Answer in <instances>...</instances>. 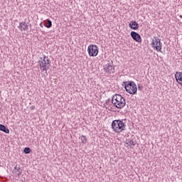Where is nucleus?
<instances>
[{"label":"nucleus","instance_id":"nucleus-1","mask_svg":"<svg viewBox=\"0 0 182 182\" xmlns=\"http://www.w3.org/2000/svg\"><path fill=\"white\" fill-rule=\"evenodd\" d=\"M112 103L117 109H123L126 106V100L120 94H115L112 96Z\"/></svg>","mask_w":182,"mask_h":182},{"label":"nucleus","instance_id":"nucleus-2","mask_svg":"<svg viewBox=\"0 0 182 182\" xmlns=\"http://www.w3.org/2000/svg\"><path fill=\"white\" fill-rule=\"evenodd\" d=\"M124 85V89L129 95H136L137 93V85L134 81H127L123 82Z\"/></svg>","mask_w":182,"mask_h":182},{"label":"nucleus","instance_id":"nucleus-3","mask_svg":"<svg viewBox=\"0 0 182 182\" xmlns=\"http://www.w3.org/2000/svg\"><path fill=\"white\" fill-rule=\"evenodd\" d=\"M125 128L124 122L120 119H115L112 123V129L115 133H122Z\"/></svg>","mask_w":182,"mask_h":182},{"label":"nucleus","instance_id":"nucleus-4","mask_svg":"<svg viewBox=\"0 0 182 182\" xmlns=\"http://www.w3.org/2000/svg\"><path fill=\"white\" fill-rule=\"evenodd\" d=\"M151 45L154 49H156L157 52L161 50L163 44L161 43V40L159 39V37L154 36L152 38Z\"/></svg>","mask_w":182,"mask_h":182},{"label":"nucleus","instance_id":"nucleus-5","mask_svg":"<svg viewBox=\"0 0 182 182\" xmlns=\"http://www.w3.org/2000/svg\"><path fill=\"white\" fill-rule=\"evenodd\" d=\"M87 52L90 56H97V53H99V47L96 45H90L87 48Z\"/></svg>","mask_w":182,"mask_h":182},{"label":"nucleus","instance_id":"nucleus-6","mask_svg":"<svg viewBox=\"0 0 182 182\" xmlns=\"http://www.w3.org/2000/svg\"><path fill=\"white\" fill-rule=\"evenodd\" d=\"M104 70L107 73H109V75H113L114 74V66H113L110 63H107L105 65H104Z\"/></svg>","mask_w":182,"mask_h":182},{"label":"nucleus","instance_id":"nucleus-7","mask_svg":"<svg viewBox=\"0 0 182 182\" xmlns=\"http://www.w3.org/2000/svg\"><path fill=\"white\" fill-rule=\"evenodd\" d=\"M40 67L48 66V65H50V60L48 58V57L44 56L43 59L40 58V60L38 62Z\"/></svg>","mask_w":182,"mask_h":182},{"label":"nucleus","instance_id":"nucleus-8","mask_svg":"<svg viewBox=\"0 0 182 182\" xmlns=\"http://www.w3.org/2000/svg\"><path fill=\"white\" fill-rule=\"evenodd\" d=\"M131 37L135 42H138V43H141V36H140V34L135 31L131 32Z\"/></svg>","mask_w":182,"mask_h":182},{"label":"nucleus","instance_id":"nucleus-9","mask_svg":"<svg viewBox=\"0 0 182 182\" xmlns=\"http://www.w3.org/2000/svg\"><path fill=\"white\" fill-rule=\"evenodd\" d=\"M13 174L14 176H16V177H19V176L22 174V169H21V166H15L14 169L13 170Z\"/></svg>","mask_w":182,"mask_h":182},{"label":"nucleus","instance_id":"nucleus-10","mask_svg":"<svg viewBox=\"0 0 182 182\" xmlns=\"http://www.w3.org/2000/svg\"><path fill=\"white\" fill-rule=\"evenodd\" d=\"M175 77H176V82H178L179 85H182V73L176 72L175 74Z\"/></svg>","mask_w":182,"mask_h":182},{"label":"nucleus","instance_id":"nucleus-11","mask_svg":"<svg viewBox=\"0 0 182 182\" xmlns=\"http://www.w3.org/2000/svg\"><path fill=\"white\" fill-rule=\"evenodd\" d=\"M129 28L134 31H136V29H139V23L136 21H131L129 23Z\"/></svg>","mask_w":182,"mask_h":182},{"label":"nucleus","instance_id":"nucleus-12","mask_svg":"<svg viewBox=\"0 0 182 182\" xmlns=\"http://www.w3.org/2000/svg\"><path fill=\"white\" fill-rule=\"evenodd\" d=\"M18 28L21 32L28 31V25L26 22H21L19 23Z\"/></svg>","mask_w":182,"mask_h":182},{"label":"nucleus","instance_id":"nucleus-13","mask_svg":"<svg viewBox=\"0 0 182 182\" xmlns=\"http://www.w3.org/2000/svg\"><path fill=\"white\" fill-rule=\"evenodd\" d=\"M0 132H4L6 134H9V129L6 128L5 125L0 124Z\"/></svg>","mask_w":182,"mask_h":182},{"label":"nucleus","instance_id":"nucleus-14","mask_svg":"<svg viewBox=\"0 0 182 182\" xmlns=\"http://www.w3.org/2000/svg\"><path fill=\"white\" fill-rule=\"evenodd\" d=\"M82 144H86V143H87V138H86V136L85 135H82L80 137Z\"/></svg>","mask_w":182,"mask_h":182},{"label":"nucleus","instance_id":"nucleus-15","mask_svg":"<svg viewBox=\"0 0 182 182\" xmlns=\"http://www.w3.org/2000/svg\"><path fill=\"white\" fill-rule=\"evenodd\" d=\"M44 26H46V28H52V21L50 20H48L47 23H46L44 24Z\"/></svg>","mask_w":182,"mask_h":182},{"label":"nucleus","instance_id":"nucleus-16","mask_svg":"<svg viewBox=\"0 0 182 182\" xmlns=\"http://www.w3.org/2000/svg\"><path fill=\"white\" fill-rule=\"evenodd\" d=\"M129 146H130V149H133V147H134V146H136V142H134V141L133 139H131L129 141Z\"/></svg>","mask_w":182,"mask_h":182},{"label":"nucleus","instance_id":"nucleus-17","mask_svg":"<svg viewBox=\"0 0 182 182\" xmlns=\"http://www.w3.org/2000/svg\"><path fill=\"white\" fill-rule=\"evenodd\" d=\"M23 151H24L25 154H29L31 153V148L26 147V148H24Z\"/></svg>","mask_w":182,"mask_h":182},{"label":"nucleus","instance_id":"nucleus-18","mask_svg":"<svg viewBox=\"0 0 182 182\" xmlns=\"http://www.w3.org/2000/svg\"><path fill=\"white\" fill-rule=\"evenodd\" d=\"M41 69H43V72H48V69H49V65H43V67H40Z\"/></svg>","mask_w":182,"mask_h":182},{"label":"nucleus","instance_id":"nucleus-19","mask_svg":"<svg viewBox=\"0 0 182 182\" xmlns=\"http://www.w3.org/2000/svg\"><path fill=\"white\" fill-rule=\"evenodd\" d=\"M35 109V106H31V107H30V109L31 110H33Z\"/></svg>","mask_w":182,"mask_h":182},{"label":"nucleus","instance_id":"nucleus-20","mask_svg":"<svg viewBox=\"0 0 182 182\" xmlns=\"http://www.w3.org/2000/svg\"><path fill=\"white\" fill-rule=\"evenodd\" d=\"M138 89L139 90H141V87H140V85H138Z\"/></svg>","mask_w":182,"mask_h":182},{"label":"nucleus","instance_id":"nucleus-21","mask_svg":"<svg viewBox=\"0 0 182 182\" xmlns=\"http://www.w3.org/2000/svg\"><path fill=\"white\" fill-rule=\"evenodd\" d=\"M126 144H128L129 146V144H130V141H127Z\"/></svg>","mask_w":182,"mask_h":182},{"label":"nucleus","instance_id":"nucleus-22","mask_svg":"<svg viewBox=\"0 0 182 182\" xmlns=\"http://www.w3.org/2000/svg\"><path fill=\"white\" fill-rule=\"evenodd\" d=\"M40 26H41V28H43V24L42 23H40Z\"/></svg>","mask_w":182,"mask_h":182},{"label":"nucleus","instance_id":"nucleus-23","mask_svg":"<svg viewBox=\"0 0 182 182\" xmlns=\"http://www.w3.org/2000/svg\"><path fill=\"white\" fill-rule=\"evenodd\" d=\"M181 18H182V16H181Z\"/></svg>","mask_w":182,"mask_h":182}]
</instances>
